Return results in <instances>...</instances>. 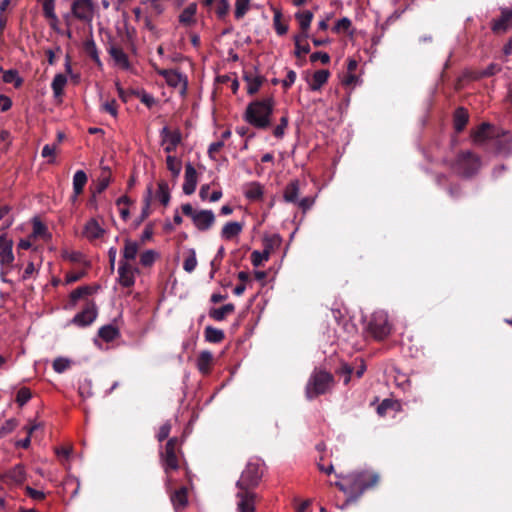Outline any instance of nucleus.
<instances>
[{
  "label": "nucleus",
  "instance_id": "obj_1",
  "mask_svg": "<svg viewBox=\"0 0 512 512\" xmlns=\"http://www.w3.org/2000/svg\"><path fill=\"white\" fill-rule=\"evenodd\" d=\"M340 481L332 483L347 495L345 504L357 501L365 491L374 488L380 481V475L373 470H361L346 475L336 474Z\"/></svg>",
  "mask_w": 512,
  "mask_h": 512
},
{
  "label": "nucleus",
  "instance_id": "obj_2",
  "mask_svg": "<svg viewBox=\"0 0 512 512\" xmlns=\"http://www.w3.org/2000/svg\"><path fill=\"white\" fill-rule=\"evenodd\" d=\"M274 109L272 97L251 102L245 111V120L258 129H267L271 125L270 117Z\"/></svg>",
  "mask_w": 512,
  "mask_h": 512
},
{
  "label": "nucleus",
  "instance_id": "obj_3",
  "mask_svg": "<svg viewBox=\"0 0 512 512\" xmlns=\"http://www.w3.org/2000/svg\"><path fill=\"white\" fill-rule=\"evenodd\" d=\"M333 385L334 376L330 372L314 369L305 387L306 398L313 400L320 395H324L332 389Z\"/></svg>",
  "mask_w": 512,
  "mask_h": 512
},
{
  "label": "nucleus",
  "instance_id": "obj_4",
  "mask_svg": "<svg viewBox=\"0 0 512 512\" xmlns=\"http://www.w3.org/2000/svg\"><path fill=\"white\" fill-rule=\"evenodd\" d=\"M449 166L455 174L463 178H471L479 171L481 160L472 151H460L455 159L450 162Z\"/></svg>",
  "mask_w": 512,
  "mask_h": 512
},
{
  "label": "nucleus",
  "instance_id": "obj_5",
  "mask_svg": "<svg viewBox=\"0 0 512 512\" xmlns=\"http://www.w3.org/2000/svg\"><path fill=\"white\" fill-rule=\"evenodd\" d=\"M264 473V465L259 459H251L241 473L236 486L239 490H252L257 487Z\"/></svg>",
  "mask_w": 512,
  "mask_h": 512
},
{
  "label": "nucleus",
  "instance_id": "obj_6",
  "mask_svg": "<svg viewBox=\"0 0 512 512\" xmlns=\"http://www.w3.org/2000/svg\"><path fill=\"white\" fill-rule=\"evenodd\" d=\"M365 330L375 340H384L391 333L387 314L384 311L374 312L368 320Z\"/></svg>",
  "mask_w": 512,
  "mask_h": 512
},
{
  "label": "nucleus",
  "instance_id": "obj_7",
  "mask_svg": "<svg viewBox=\"0 0 512 512\" xmlns=\"http://www.w3.org/2000/svg\"><path fill=\"white\" fill-rule=\"evenodd\" d=\"M178 450L179 440L177 437H172L167 441L164 450L160 452V460L166 474L179 468Z\"/></svg>",
  "mask_w": 512,
  "mask_h": 512
},
{
  "label": "nucleus",
  "instance_id": "obj_8",
  "mask_svg": "<svg viewBox=\"0 0 512 512\" xmlns=\"http://www.w3.org/2000/svg\"><path fill=\"white\" fill-rule=\"evenodd\" d=\"M94 8L92 0H74L71 5V13L76 19L90 23L93 20Z\"/></svg>",
  "mask_w": 512,
  "mask_h": 512
},
{
  "label": "nucleus",
  "instance_id": "obj_9",
  "mask_svg": "<svg viewBox=\"0 0 512 512\" xmlns=\"http://www.w3.org/2000/svg\"><path fill=\"white\" fill-rule=\"evenodd\" d=\"M98 315V310L93 300H87L83 310L77 313L71 322L79 327H87L91 325Z\"/></svg>",
  "mask_w": 512,
  "mask_h": 512
},
{
  "label": "nucleus",
  "instance_id": "obj_10",
  "mask_svg": "<svg viewBox=\"0 0 512 512\" xmlns=\"http://www.w3.org/2000/svg\"><path fill=\"white\" fill-rule=\"evenodd\" d=\"M493 146L498 154L510 156L512 154V132L497 129Z\"/></svg>",
  "mask_w": 512,
  "mask_h": 512
},
{
  "label": "nucleus",
  "instance_id": "obj_11",
  "mask_svg": "<svg viewBox=\"0 0 512 512\" xmlns=\"http://www.w3.org/2000/svg\"><path fill=\"white\" fill-rule=\"evenodd\" d=\"M107 52L112 57L117 66L124 70L130 69L128 56L119 44L115 43L114 41H109L107 45Z\"/></svg>",
  "mask_w": 512,
  "mask_h": 512
},
{
  "label": "nucleus",
  "instance_id": "obj_12",
  "mask_svg": "<svg viewBox=\"0 0 512 512\" xmlns=\"http://www.w3.org/2000/svg\"><path fill=\"white\" fill-rule=\"evenodd\" d=\"M160 136L162 138V144L167 143L164 148L166 153L174 152L182 140V136L179 130L171 131L167 126L162 128L160 131Z\"/></svg>",
  "mask_w": 512,
  "mask_h": 512
},
{
  "label": "nucleus",
  "instance_id": "obj_13",
  "mask_svg": "<svg viewBox=\"0 0 512 512\" xmlns=\"http://www.w3.org/2000/svg\"><path fill=\"white\" fill-rule=\"evenodd\" d=\"M491 29L496 34L505 33L512 29V9H501L500 17L492 21Z\"/></svg>",
  "mask_w": 512,
  "mask_h": 512
},
{
  "label": "nucleus",
  "instance_id": "obj_14",
  "mask_svg": "<svg viewBox=\"0 0 512 512\" xmlns=\"http://www.w3.org/2000/svg\"><path fill=\"white\" fill-rule=\"evenodd\" d=\"M496 132L497 128H495L491 124L482 123L480 126L477 127V129L471 132V137L474 143L483 144L487 140L493 141Z\"/></svg>",
  "mask_w": 512,
  "mask_h": 512
},
{
  "label": "nucleus",
  "instance_id": "obj_15",
  "mask_svg": "<svg viewBox=\"0 0 512 512\" xmlns=\"http://www.w3.org/2000/svg\"><path fill=\"white\" fill-rule=\"evenodd\" d=\"M238 512H255L256 493L250 490H239L237 493Z\"/></svg>",
  "mask_w": 512,
  "mask_h": 512
},
{
  "label": "nucleus",
  "instance_id": "obj_16",
  "mask_svg": "<svg viewBox=\"0 0 512 512\" xmlns=\"http://www.w3.org/2000/svg\"><path fill=\"white\" fill-rule=\"evenodd\" d=\"M192 221L198 230L207 231L214 225L215 215L211 210H200L193 216Z\"/></svg>",
  "mask_w": 512,
  "mask_h": 512
},
{
  "label": "nucleus",
  "instance_id": "obj_17",
  "mask_svg": "<svg viewBox=\"0 0 512 512\" xmlns=\"http://www.w3.org/2000/svg\"><path fill=\"white\" fill-rule=\"evenodd\" d=\"M135 272H138V269L133 268L128 262L121 260L118 268L119 283L123 287H132L135 283Z\"/></svg>",
  "mask_w": 512,
  "mask_h": 512
},
{
  "label": "nucleus",
  "instance_id": "obj_18",
  "mask_svg": "<svg viewBox=\"0 0 512 512\" xmlns=\"http://www.w3.org/2000/svg\"><path fill=\"white\" fill-rule=\"evenodd\" d=\"M26 480V471L23 464H16L4 474V481L8 484L22 485Z\"/></svg>",
  "mask_w": 512,
  "mask_h": 512
},
{
  "label": "nucleus",
  "instance_id": "obj_19",
  "mask_svg": "<svg viewBox=\"0 0 512 512\" xmlns=\"http://www.w3.org/2000/svg\"><path fill=\"white\" fill-rule=\"evenodd\" d=\"M13 241L8 240L4 235L0 236V264L10 266L14 261Z\"/></svg>",
  "mask_w": 512,
  "mask_h": 512
},
{
  "label": "nucleus",
  "instance_id": "obj_20",
  "mask_svg": "<svg viewBox=\"0 0 512 512\" xmlns=\"http://www.w3.org/2000/svg\"><path fill=\"white\" fill-rule=\"evenodd\" d=\"M197 186V171L191 163L185 165V181L183 183V192L191 195L195 192Z\"/></svg>",
  "mask_w": 512,
  "mask_h": 512
},
{
  "label": "nucleus",
  "instance_id": "obj_21",
  "mask_svg": "<svg viewBox=\"0 0 512 512\" xmlns=\"http://www.w3.org/2000/svg\"><path fill=\"white\" fill-rule=\"evenodd\" d=\"M96 290L97 287H93L90 285H84L74 289L69 295L68 308H74L80 299H84L87 296L92 295L93 293L96 292Z\"/></svg>",
  "mask_w": 512,
  "mask_h": 512
},
{
  "label": "nucleus",
  "instance_id": "obj_22",
  "mask_svg": "<svg viewBox=\"0 0 512 512\" xmlns=\"http://www.w3.org/2000/svg\"><path fill=\"white\" fill-rule=\"evenodd\" d=\"M313 13L309 10L299 11L295 14V18L299 23L301 32L299 35H302L303 38H308V30L310 28L311 22L313 20Z\"/></svg>",
  "mask_w": 512,
  "mask_h": 512
},
{
  "label": "nucleus",
  "instance_id": "obj_23",
  "mask_svg": "<svg viewBox=\"0 0 512 512\" xmlns=\"http://www.w3.org/2000/svg\"><path fill=\"white\" fill-rule=\"evenodd\" d=\"M469 121L468 111L464 107H458L453 114V125L457 133H461Z\"/></svg>",
  "mask_w": 512,
  "mask_h": 512
},
{
  "label": "nucleus",
  "instance_id": "obj_24",
  "mask_svg": "<svg viewBox=\"0 0 512 512\" xmlns=\"http://www.w3.org/2000/svg\"><path fill=\"white\" fill-rule=\"evenodd\" d=\"M243 79L247 82V93L250 95L256 94L265 80L263 76L253 75L248 72L244 73Z\"/></svg>",
  "mask_w": 512,
  "mask_h": 512
},
{
  "label": "nucleus",
  "instance_id": "obj_25",
  "mask_svg": "<svg viewBox=\"0 0 512 512\" xmlns=\"http://www.w3.org/2000/svg\"><path fill=\"white\" fill-rule=\"evenodd\" d=\"M87 180V175L83 170H78L75 172L73 176V201H75L77 197L83 193Z\"/></svg>",
  "mask_w": 512,
  "mask_h": 512
},
{
  "label": "nucleus",
  "instance_id": "obj_26",
  "mask_svg": "<svg viewBox=\"0 0 512 512\" xmlns=\"http://www.w3.org/2000/svg\"><path fill=\"white\" fill-rule=\"evenodd\" d=\"M263 186L259 182H250L246 185L244 195L250 201H259L263 197Z\"/></svg>",
  "mask_w": 512,
  "mask_h": 512
},
{
  "label": "nucleus",
  "instance_id": "obj_27",
  "mask_svg": "<svg viewBox=\"0 0 512 512\" xmlns=\"http://www.w3.org/2000/svg\"><path fill=\"white\" fill-rule=\"evenodd\" d=\"M329 77L330 72L328 70L322 69L314 72L312 81L309 83V88L312 91L320 90L322 86L327 83Z\"/></svg>",
  "mask_w": 512,
  "mask_h": 512
},
{
  "label": "nucleus",
  "instance_id": "obj_28",
  "mask_svg": "<svg viewBox=\"0 0 512 512\" xmlns=\"http://www.w3.org/2000/svg\"><path fill=\"white\" fill-rule=\"evenodd\" d=\"M299 196V181L293 180L288 183L283 192L284 201L296 204Z\"/></svg>",
  "mask_w": 512,
  "mask_h": 512
},
{
  "label": "nucleus",
  "instance_id": "obj_29",
  "mask_svg": "<svg viewBox=\"0 0 512 512\" xmlns=\"http://www.w3.org/2000/svg\"><path fill=\"white\" fill-rule=\"evenodd\" d=\"M235 311V305L233 303H228L223 305L220 308H212L209 311V317L215 321H223L227 317V315L233 313Z\"/></svg>",
  "mask_w": 512,
  "mask_h": 512
},
{
  "label": "nucleus",
  "instance_id": "obj_30",
  "mask_svg": "<svg viewBox=\"0 0 512 512\" xmlns=\"http://www.w3.org/2000/svg\"><path fill=\"white\" fill-rule=\"evenodd\" d=\"M243 229V224L239 222H228L221 230V237L225 240H231L238 236Z\"/></svg>",
  "mask_w": 512,
  "mask_h": 512
},
{
  "label": "nucleus",
  "instance_id": "obj_31",
  "mask_svg": "<svg viewBox=\"0 0 512 512\" xmlns=\"http://www.w3.org/2000/svg\"><path fill=\"white\" fill-rule=\"evenodd\" d=\"M213 363V355L210 351H202L197 358V367L202 374L210 372Z\"/></svg>",
  "mask_w": 512,
  "mask_h": 512
},
{
  "label": "nucleus",
  "instance_id": "obj_32",
  "mask_svg": "<svg viewBox=\"0 0 512 512\" xmlns=\"http://www.w3.org/2000/svg\"><path fill=\"white\" fill-rule=\"evenodd\" d=\"M0 71L3 72V82L13 84L15 88H20L23 85V78L19 76L16 69L3 70V68L0 67Z\"/></svg>",
  "mask_w": 512,
  "mask_h": 512
},
{
  "label": "nucleus",
  "instance_id": "obj_33",
  "mask_svg": "<svg viewBox=\"0 0 512 512\" xmlns=\"http://www.w3.org/2000/svg\"><path fill=\"white\" fill-rule=\"evenodd\" d=\"M196 12H197V4L190 3L179 15V22L186 26H189V25L195 23Z\"/></svg>",
  "mask_w": 512,
  "mask_h": 512
},
{
  "label": "nucleus",
  "instance_id": "obj_34",
  "mask_svg": "<svg viewBox=\"0 0 512 512\" xmlns=\"http://www.w3.org/2000/svg\"><path fill=\"white\" fill-rule=\"evenodd\" d=\"M282 244V237L279 234L267 235L263 238L264 251L269 255L279 249Z\"/></svg>",
  "mask_w": 512,
  "mask_h": 512
},
{
  "label": "nucleus",
  "instance_id": "obj_35",
  "mask_svg": "<svg viewBox=\"0 0 512 512\" xmlns=\"http://www.w3.org/2000/svg\"><path fill=\"white\" fill-rule=\"evenodd\" d=\"M205 340L209 343H221L225 339V333L223 330L215 328L213 326H207L204 330Z\"/></svg>",
  "mask_w": 512,
  "mask_h": 512
},
{
  "label": "nucleus",
  "instance_id": "obj_36",
  "mask_svg": "<svg viewBox=\"0 0 512 512\" xmlns=\"http://www.w3.org/2000/svg\"><path fill=\"white\" fill-rule=\"evenodd\" d=\"M111 175L112 174L109 167H102L97 185L94 189L95 193L101 194L107 189L111 182Z\"/></svg>",
  "mask_w": 512,
  "mask_h": 512
},
{
  "label": "nucleus",
  "instance_id": "obj_37",
  "mask_svg": "<svg viewBox=\"0 0 512 512\" xmlns=\"http://www.w3.org/2000/svg\"><path fill=\"white\" fill-rule=\"evenodd\" d=\"M84 232L88 238L98 239L103 235L104 230L95 219H91L86 223Z\"/></svg>",
  "mask_w": 512,
  "mask_h": 512
},
{
  "label": "nucleus",
  "instance_id": "obj_38",
  "mask_svg": "<svg viewBox=\"0 0 512 512\" xmlns=\"http://www.w3.org/2000/svg\"><path fill=\"white\" fill-rule=\"evenodd\" d=\"M139 250V245L137 242L131 241L129 239L125 240L124 249H123V261L134 260L137 256Z\"/></svg>",
  "mask_w": 512,
  "mask_h": 512
},
{
  "label": "nucleus",
  "instance_id": "obj_39",
  "mask_svg": "<svg viewBox=\"0 0 512 512\" xmlns=\"http://www.w3.org/2000/svg\"><path fill=\"white\" fill-rule=\"evenodd\" d=\"M119 335L118 329L111 325H104L98 330V336L106 342H111Z\"/></svg>",
  "mask_w": 512,
  "mask_h": 512
},
{
  "label": "nucleus",
  "instance_id": "obj_40",
  "mask_svg": "<svg viewBox=\"0 0 512 512\" xmlns=\"http://www.w3.org/2000/svg\"><path fill=\"white\" fill-rule=\"evenodd\" d=\"M158 74L163 76L168 85L176 87L181 81V74L176 70L163 69L159 70Z\"/></svg>",
  "mask_w": 512,
  "mask_h": 512
},
{
  "label": "nucleus",
  "instance_id": "obj_41",
  "mask_svg": "<svg viewBox=\"0 0 512 512\" xmlns=\"http://www.w3.org/2000/svg\"><path fill=\"white\" fill-rule=\"evenodd\" d=\"M67 83V77L64 74H57L55 75L52 83L51 88L53 90L55 97H60L63 94L64 86Z\"/></svg>",
  "mask_w": 512,
  "mask_h": 512
},
{
  "label": "nucleus",
  "instance_id": "obj_42",
  "mask_svg": "<svg viewBox=\"0 0 512 512\" xmlns=\"http://www.w3.org/2000/svg\"><path fill=\"white\" fill-rule=\"evenodd\" d=\"M84 51L97 65H101V60L98 55L97 46L92 38L87 39L84 42Z\"/></svg>",
  "mask_w": 512,
  "mask_h": 512
},
{
  "label": "nucleus",
  "instance_id": "obj_43",
  "mask_svg": "<svg viewBox=\"0 0 512 512\" xmlns=\"http://www.w3.org/2000/svg\"><path fill=\"white\" fill-rule=\"evenodd\" d=\"M273 24L275 31L278 35L283 36L288 32V25L282 23V12L279 9L274 8Z\"/></svg>",
  "mask_w": 512,
  "mask_h": 512
},
{
  "label": "nucleus",
  "instance_id": "obj_44",
  "mask_svg": "<svg viewBox=\"0 0 512 512\" xmlns=\"http://www.w3.org/2000/svg\"><path fill=\"white\" fill-rule=\"evenodd\" d=\"M157 196L163 206L166 207L169 204L171 196L169 186L166 181L162 180L158 183Z\"/></svg>",
  "mask_w": 512,
  "mask_h": 512
},
{
  "label": "nucleus",
  "instance_id": "obj_45",
  "mask_svg": "<svg viewBox=\"0 0 512 512\" xmlns=\"http://www.w3.org/2000/svg\"><path fill=\"white\" fill-rule=\"evenodd\" d=\"M171 501L175 507H184L188 501L186 488L181 487L176 490L171 496Z\"/></svg>",
  "mask_w": 512,
  "mask_h": 512
},
{
  "label": "nucleus",
  "instance_id": "obj_46",
  "mask_svg": "<svg viewBox=\"0 0 512 512\" xmlns=\"http://www.w3.org/2000/svg\"><path fill=\"white\" fill-rule=\"evenodd\" d=\"M307 38H303L302 35H295L294 36V44H295V51L294 55L297 58L302 57L305 54H308L310 52V46L309 44L302 45L301 42L306 40Z\"/></svg>",
  "mask_w": 512,
  "mask_h": 512
},
{
  "label": "nucleus",
  "instance_id": "obj_47",
  "mask_svg": "<svg viewBox=\"0 0 512 512\" xmlns=\"http://www.w3.org/2000/svg\"><path fill=\"white\" fill-rule=\"evenodd\" d=\"M167 169L172 173L174 177H178L181 172V161L175 156L168 155L166 158Z\"/></svg>",
  "mask_w": 512,
  "mask_h": 512
},
{
  "label": "nucleus",
  "instance_id": "obj_48",
  "mask_svg": "<svg viewBox=\"0 0 512 512\" xmlns=\"http://www.w3.org/2000/svg\"><path fill=\"white\" fill-rule=\"evenodd\" d=\"M33 236L42 239L50 238L51 235L48 233L47 227L39 220L33 222Z\"/></svg>",
  "mask_w": 512,
  "mask_h": 512
},
{
  "label": "nucleus",
  "instance_id": "obj_49",
  "mask_svg": "<svg viewBox=\"0 0 512 512\" xmlns=\"http://www.w3.org/2000/svg\"><path fill=\"white\" fill-rule=\"evenodd\" d=\"M196 266H197L196 252L194 249H190L188 256L184 260L183 269L186 272L191 273L195 270Z\"/></svg>",
  "mask_w": 512,
  "mask_h": 512
},
{
  "label": "nucleus",
  "instance_id": "obj_50",
  "mask_svg": "<svg viewBox=\"0 0 512 512\" xmlns=\"http://www.w3.org/2000/svg\"><path fill=\"white\" fill-rule=\"evenodd\" d=\"M354 369L347 363H342L341 366L336 370V374L340 377H343V382L345 385H348L351 380V375Z\"/></svg>",
  "mask_w": 512,
  "mask_h": 512
},
{
  "label": "nucleus",
  "instance_id": "obj_51",
  "mask_svg": "<svg viewBox=\"0 0 512 512\" xmlns=\"http://www.w3.org/2000/svg\"><path fill=\"white\" fill-rule=\"evenodd\" d=\"M151 196H152V186L149 185L147 187V196L145 197L144 206L142 208L141 215L139 217L138 223H141L142 221H144L150 215V199H151Z\"/></svg>",
  "mask_w": 512,
  "mask_h": 512
},
{
  "label": "nucleus",
  "instance_id": "obj_52",
  "mask_svg": "<svg viewBox=\"0 0 512 512\" xmlns=\"http://www.w3.org/2000/svg\"><path fill=\"white\" fill-rule=\"evenodd\" d=\"M270 258V255L267 253V251H258L255 250L251 254V262L254 267H259L262 265L264 261H268Z\"/></svg>",
  "mask_w": 512,
  "mask_h": 512
},
{
  "label": "nucleus",
  "instance_id": "obj_53",
  "mask_svg": "<svg viewBox=\"0 0 512 512\" xmlns=\"http://www.w3.org/2000/svg\"><path fill=\"white\" fill-rule=\"evenodd\" d=\"M249 3L250 0H236L234 12L236 19H241L244 17V15L249 10Z\"/></svg>",
  "mask_w": 512,
  "mask_h": 512
},
{
  "label": "nucleus",
  "instance_id": "obj_54",
  "mask_svg": "<svg viewBox=\"0 0 512 512\" xmlns=\"http://www.w3.org/2000/svg\"><path fill=\"white\" fill-rule=\"evenodd\" d=\"M32 397L31 391L27 387H22L18 390L16 395V402L20 407H23Z\"/></svg>",
  "mask_w": 512,
  "mask_h": 512
},
{
  "label": "nucleus",
  "instance_id": "obj_55",
  "mask_svg": "<svg viewBox=\"0 0 512 512\" xmlns=\"http://www.w3.org/2000/svg\"><path fill=\"white\" fill-rule=\"evenodd\" d=\"M288 121H289V118H288V115L285 114L281 117L280 119V123L274 128L273 130V135L276 137V138H282L285 134V129L287 128L288 126Z\"/></svg>",
  "mask_w": 512,
  "mask_h": 512
},
{
  "label": "nucleus",
  "instance_id": "obj_56",
  "mask_svg": "<svg viewBox=\"0 0 512 512\" xmlns=\"http://www.w3.org/2000/svg\"><path fill=\"white\" fill-rule=\"evenodd\" d=\"M156 259V253L153 250H147L140 255V263L144 267H150Z\"/></svg>",
  "mask_w": 512,
  "mask_h": 512
},
{
  "label": "nucleus",
  "instance_id": "obj_57",
  "mask_svg": "<svg viewBox=\"0 0 512 512\" xmlns=\"http://www.w3.org/2000/svg\"><path fill=\"white\" fill-rule=\"evenodd\" d=\"M101 109L102 111L109 113L113 117H116L118 114L117 101L115 99L108 100L101 105Z\"/></svg>",
  "mask_w": 512,
  "mask_h": 512
},
{
  "label": "nucleus",
  "instance_id": "obj_58",
  "mask_svg": "<svg viewBox=\"0 0 512 512\" xmlns=\"http://www.w3.org/2000/svg\"><path fill=\"white\" fill-rule=\"evenodd\" d=\"M43 15L46 19L56 16L55 0H44L42 4Z\"/></svg>",
  "mask_w": 512,
  "mask_h": 512
},
{
  "label": "nucleus",
  "instance_id": "obj_59",
  "mask_svg": "<svg viewBox=\"0 0 512 512\" xmlns=\"http://www.w3.org/2000/svg\"><path fill=\"white\" fill-rule=\"evenodd\" d=\"M229 0H219L216 5V14L218 18L223 19L229 12Z\"/></svg>",
  "mask_w": 512,
  "mask_h": 512
},
{
  "label": "nucleus",
  "instance_id": "obj_60",
  "mask_svg": "<svg viewBox=\"0 0 512 512\" xmlns=\"http://www.w3.org/2000/svg\"><path fill=\"white\" fill-rule=\"evenodd\" d=\"M18 426V421L14 418H11V419H8L5 421V423L2 425V427L0 428V436H5L9 433H11L12 431H14L16 429V427Z\"/></svg>",
  "mask_w": 512,
  "mask_h": 512
},
{
  "label": "nucleus",
  "instance_id": "obj_61",
  "mask_svg": "<svg viewBox=\"0 0 512 512\" xmlns=\"http://www.w3.org/2000/svg\"><path fill=\"white\" fill-rule=\"evenodd\" d=\"M351 25H352L351 20L347 17H344V18L339 19L336 22L335 26L333 27V30L337 33L342 32V31L347 32L350 29Z\"/></svg>",
  "mask_w": 512,
  "mask_h": 512
},
{
  "label": "nucleus",
  "instance_id": "obj_62",
  "mask_svg": "<svg viewBox=\"0 0 512 512\" xmlns=\"http://www.w3.org/2000/svg\"><path fill=\"white\" fill-rule=\"evenodd\" d=\"M171 423L169 421L165 422L160 428H159V431L156 435L157 437V440L159 442H162L164 441L165 439L168 438L170 432H171Z\"/></svg>",
  "mask_w": 512,
  "mask_h": 512
},
{
  "label": "nucleus",
  "instance_id": "obj_63",
  "mask_svg": "<svg viewBox=\"0 0 512 512\" xmlns=\"http://www.w3.org/2000/svg\"><path fill=\"white\" fill-rule=\"evenodd\" d=\"M394 402L391 399H384L377 407V413L379 416L383 417L386 415L387 411L393 408Z\"/></svg>",
  "mask_w": 512,
  "mask_h": 512
},
{
  "label": "nucleus",
  "instance_id": "obj_64",
  "mask_svg": "<svg viewBox=\"0 0 512 512\" xmlns=\"http://www.w3.org/2000/svg\"><path fill=\"white\" fill-rule=\"evenodd\" d=\"M69 364L70 363H69V361L67 359L57 358L53 362V369L57 373H62V372H64L69 367Z\"/></svg>",
  "mask_w": 512,
  "mask_h": 512
}]
</instances>
